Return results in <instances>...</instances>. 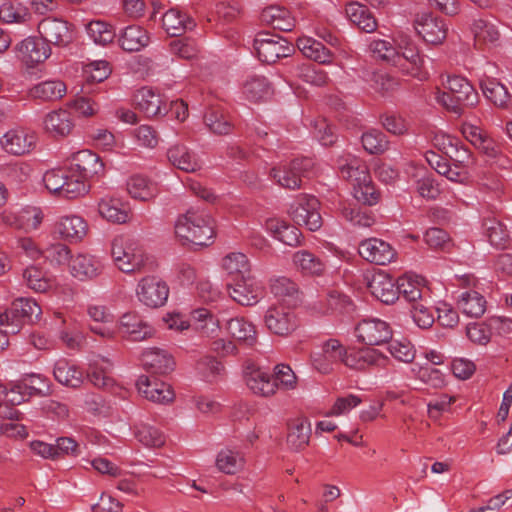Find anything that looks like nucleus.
<instances>
[{
	"mask_svg": "<svg viewBox=\"0 0 512 512\" xmlns=\"http://www.w3.org/2000/svg\"><path fill=\"white\" fill-rule=\"evenodd\" d=\"M98 212L102 218L115 224H123L129 220V212L120 199L104 197L98 202Z\"/></svg>",
	"mask_w": 512,
	"mask_h": 512,
	"instance_id": "obj_36",
	"label": "nucleus"
},
{
	"mask_svg": "<svg viewBox=\"0 0 512 512\" xmlns=\"http://www.w3.org/2000/svg\"><path fill=\"white\" fill-rule=\"evenodd\" d=\"M265 226L267 231L280 242L289 246H297L300 244L301 233L299 229L287 224L284 220L270 218L266 221Z\"/></svg>",
	"mask_w": 512,
	"mask_h": 512,
	"instance_id": "obj_37",
	"label": "nucleus"
},
{
	"mask_svg": "<svg viewBox=\"0 0 512 512\" xmlns=\"http://www.w3.org/2000/svg\"><path fill=\"white\" fill-rule=\"evenodd\" d=\"M358 253L364 260L376 265L389 264L396 258L395 249L388 242L379 238L361 241Z\"/></svg>",
	"mask_w": 512,
	"mask_h": 512,
	"instance_id": "obj_16",
	"label": "nucleus"
},
{
	"mask_svg": "<svg viewBox=\"0 0 512 512\" xmlns=\"http://www.w3.org/2000/svg\"><path fill=\"white\" fill-rule=\"evenodd\" d=\"M310 435V422L304 418H297L289 425L287 444L292 450L300 451L309 444Z\"/></svg>",
	"mask_w": 512,
	"mask_h": 512,
	"instance_id": "obj_39",
	"label": "nucleus"
},
{
	"mask_svg": "<svg viewBox=\"0 0 512 512\" xmlns=\"http://www.w3.org/2000/svg\"><path fill=\"white\" fill-rule=\"evenodd\" d=\"M119 43L123 50L137 52L148 45L149 35L142 27L130 25L120 35Z\"/></svg>",
	"mask_w": 512,
	"mask_h": 512,
	"instance_id": "obj_41",
	"label": "nucleus"
},
{
	"mask_svg": "<svg viewBox=\"0 0 512 512\" xmlns=\"http://www.w3.org/2000/svg\"><path fill=\"white\" fill-rule=\"evenodd\" d=\"M355 334L358 341L364 344L381 345L391 339L392 329L386 321L367 318L357 324Z\"/></svg>",
	"mask_w": 512,
	"mask_h": 512,
	"instance_id": "obj_12",
	"label": "nucleus"
},
{
	"mask_svg": "<svg viewBox=\"0 0 512 512\" xmlns=\"http://www.w3.org/2000/svg\"><path fill=\"white\" fill-rule=\"evenodd\" d=\"M398 296L401 294L411 305L431 298L423 279L411 276L400 277L397 281Z\"/></svg>",
	"mask_w": 512,
	"mask_h": 512,
	"instance_id": "obj_28",
	"label": "nucleus"
},
{
	"mask_svg": "<svg viewBox=\"0 0 512 512\" xmlns=\"http://www.w3.org/2000/svg\"><path fill=\"white\" fill-rule=\"evenodd\" d=\"M253 46L259 60L268 64L288 57L293 52V46L286 39L266 32L256 36Z\"/></svg>",
	"mask_w": 512,
	"mask_h": 512,
	"instance_id": "obj_5",
	"label": "nucleus"
},
{
	"mask_svg": "<svg viewBox=\"0 0 512 512\" xmlns=\"http://www.w3.org/2000/svg\"><path fill=\"white\" fill-rule=\"evenodd\" d=\"M273 380L277 390H293L297 386V377L290 366L278 364L274 368Z\"/></svg>",
	"mask_w": 512,
	"mask_h": 512,
	"instance_id": "obj_63",
	"label": "nucleus"
},
{
	"mask_svg": "<svg viewBox=\"0 0 512 512\" xmlns=\"http://www.w3.org/2000/svg\"><path fill=\"white\" fill-rule=\"evenodd\" d=\"M319 207L320 203L316 197L300 194L291 204L290 214L296 224L306 226L310 231H316L322 226Z\"/></svg>",
	"mask_w": 512,
	"mask_h": 512,
	"instance_id": "obj_6",
	"label": "nucleus"
},
{
	"mask_svg": "<svg viewBox=\"0 0 512 512\" xmlns=\"http://www.w3.org/2000/svg\"><path fill=\"white\" fill-rule=\"evenodd\" d=\"M486 300L482 294L470 290L463 292L457 301L458 308L468 317H481L486 311Z\"/></svg>",
	"mask_w": 512,
	"mask_h": 512,
	"instance_id": "obj_43",
	"label": "nucleus"
},
{
	"mask_svg": "<svg viewBox=\"0 0 512 512\" xmlns=\"http://www.w3.org/2000/svg\"><path fill=\"white\" fill-rule=\"evenodd\" d=\"M483 227L490 244L496 248H505L509 241V232L506 227L495 218H485Z\"/></svg>",
	"mask_w": 512,
	"mask_h": 512,
	"instance_id": "obj_54",
	"label": "nucleus"
},
{
	"mask_svg": "<svg viewBox=\"0 0 512 512\" xmlns=\"http://www.w3.org/2000/svg\"><path fill=\"white\" fill-rule=\"evenodd\" d=\"M369 83L371 89L382 96L389 95L399 88V81L386 73H372Z\"/></svg>",
	"mask_w": 512,
	"mask_h": 512,
	"instance_id": "obj_62",
	"label": "nucleus"
},
{
	"mask_svg": "<svg viewBox=\"0 0 512 512\" xmlns=\"http://www.w3.org/2000/svg\"><path fill=\"white\" fill-rule=\"evenodd\" d=\"M38 32L47 44L68 46L74 39L71 25L62 19L48 17L38 24Z\"/></svg>",
	"mask_w": 512,
	"mask_h": 512,
	"instance_id": "obj_10",
	"label": "nucleus"
},
{
	"mask_svg": "<svg viewBox=\"0 0 512 512\" xmlns=\"http://www.w3.org/2000/svg\"><path fill=\"white\" fill-rule=\"evenodd\" d=\"M346 13L352 23L367 33L375 31L377 22L369 10L358 3H351L346 8Z\"/></svg>",
	"mask_w": 512,
	"mask_h": 512,
	"instance_id": "obj_51",
	"label": "nucleus"
},
{
	"mask_svg": "<svg viewBox=\"0 0 512 512\" xmlns=\"http://www.w3.org/2000/svg\"><path fill=\"white\" fill-rule=\"evenodd\" d=\"M389 359L376 349H345L342 363L355 370H364L370 366L385 367Z\"/></svg>",
	"mask_w": 512,
	"mask_h": 512,
	"instance_id": "obj_19",
	"label": "nucleus"
},
{
	"mask_svg": "<svg viewBox=\"0 0 512 512\" xmlns=\"http://www.w3.org/2000/svg\"><path fill=\"white\" fill-rule=\"evenodd\" d=\"M338 167L341 176L350 181L353 187L371 179L366 163L354 155H342L338 160Z\"/></svg>",
	"mask_w": 512,
	"mask_h": 512,
	"instance_id": "obj_25",
	"label": "nucleus"
},
{
	"mask_svg": "<svg viewBox=\"0 0 512 512\" xmlns=\"http://www.w3.org/2000/svg\"><path fill=\"white\" fill-rule=\"evenodd\" d=\"M174 228L177 237L198 246L210 245L215 237L214 221L203 209H188L177 218Z\"/></svg>",
	"mask_w": 512,
	"mask_h": 512,
	"instance_id": "obj_1",
	"label": "nucleus"
},
{
	"mask_svg": "<svg viewBox=\"0 0 512 512\" xmlns=\"http://www.w3.org/2000/svg\"><path fill=\"white\" fill-rule=\"evenodd\" d=\"M443 84L448 91L437 89L435 99L450 112L462 115L465 108L474 107L478 103V93L466 78L458 75L448 76Z\"/></svg>",
	"mask_w": 512,
	"mask_h": 512,
	"instance_id": "obj_2",
	"label": "nucleus"
},
{
	"mask_svg": "<svg viewBox=\"0 0 512 512\" xmlns=\"http://www.w3.org/2000/svg\"><path fill=\"white\" fill-rule=\"evenodd\" d=\"M244 380L247 387L256 395L270 397L276 393L273 376L254 363H247L244 368Z\"/></svg>",
	"mask_w": 512,
	"mask_h": 512,
	"instance_id": "obj_15",
	"label": "nucleus"
},
{
	"mask_svg": "<svg viewBox=\"0 0 512 512\" xmlns=\"http://www.w3.org/2000/svg\"><path fill=\"white\" fill-rule=\"evenodd\" d=\"M141 364L143 368L153 374H166L173 371L175 362L173 357L165 350L149 348L142 353Z\"/></svg>",
	"mask_w": 512,
	"mask_h": 512,
	"instance_id": "obj_27",
	"label": "nucleus"
},
{
	"mask_svg": "<svg viewBox=\"0 0 512 512\" xmlns=\"http://www.w3.org/2000/svg\"><path fill=\"white\" fill-rule=\"evenodd\" d=\"M137 440L146 447L159 448L165 444V435L157 428L140 424L135 432Z\"/></svg>",
	"mask_w": 512,
	"mask_h": 512,
	"instance_id": "obj_59",
	"label": "nucleus"
},
{
	"mask_svg": "<svg viewBox=\"0 0 512 512\" xmlns=\"http://www.w3.org/2000/svg\"><path fill=\"white\" fill-rule=\"evenodd\" d=\"M244 463V457L238 450L224 448L216 456V467L228 475L236 474L244 467Z\"/></svg>",
	"mask_w": 512,
	"mask_h": 512,
	"instance_id": "obj_49",
	"label": "nucleus"
},
{
	"mask_svg": "<svg viewBox=\"0 0 512 512\" xmlns=\"http://www.w3.org/2000/svg\"><path fill=\"white\" fill-rule=\"evenodd\" d=\"M34 136L23 130H10L1 139L3 149L13 155L30 152L34 145Z\"/></svg>",
	"mask_w": 512,
	"mask_h": 512,
	"instance_id": "obj_33",
	"label": "nucleus"
},
{
	"mask_svg": "<svg viewBox=\"0 0 512 512\" xmlns=\"http://www.w3.org/2000/svg\"><path fill=\"white\" fill-rule=\"evenodd\" d=\"M411 315L414 323L421 329L432 327L435 322L431 298L420 300L411 305Z\"/></svg>",
	"mask_w": 512,
	"mask_h": 512,
	"instance_id": "obj_56",
	"label": "nucleus"
},
{
	"mask_svg": "<svg viewBox=\"0 0 512 512\" xmlns=\"http://www.w3.org/2000/svg\"><path fill=\"white\" fill-rule=\"evenodd\" d=\"M343 356L345 347L339 340L331 338L321 344L319 351L313 353L312 365L318 372L329 374L336 364L342 363Z\"/></svg>",
	"mask_w": 512,
	"mask_h": 512,
	"instance_id": "obj_13",
	"label": "nucleus"
},
{
	"mask_svg": "<svg viewBox=\"0 0 512 512\" xmlns=\"http://www.w3.org/2000/svg\"><path fill=\"white\" fill-rule=\"evenodd\" d=\"M53 375L60 384L71 388L80 387L83 382L82 371L66 359H60L55 363Z\"/></svg>",
	"mask_w": 512,
	"mask_h": 512,
	"instance_id": "obj_38",
	"label": "nucleus"
},
{
	"mask_svg": "<svg viewBox=\"0 0 512 512\" xmlns=\"http://www.w3.org/2000/svg\"><path fill=\"white\" fill-rule=\"evenodd\" d=\"M44 129L53 138H64L68 136L74 128V118L72 114L65 109H58L49 112L44 117Z\"/></svg>",
	"mask_w": 512,
	"mask_h": 512,
	"instance_id": "obj_26",
	"label": "nucleus"
},
{
	"mask_svg": "<svg viewBox=\"0 0 512 512\" xmlns=\"http://www.w3.org/2000/svg\"><path fill=\"white\" fill-rule=\"evenodd\" d=\"M243 93L246 98L253 102L267 100L272 95V88L264 76H248L243 84Z\"/></svg>",
	"mask_w": 512,
	"mask_h": 512,
	"instance_id": "obj_42",
	"label": "nucleus"
},
{
	"mask_svg": "<svg viewBox=\"0 0 512 512\" xmlns=\"http://www.w3.org/2000/svg\"><path fill=\"white\" fill-rule=\"evenodd\" d=\"M195 25L193 18L176 8L169 9L162 16V26L172 37L181 36L186 31L192 30Z\"/></svg>",
	"mask_w": 512,
	"mask_h": 512,
	"instance_id": "obj_29",
	"label": "nucleus"
},
{
	"mask_svg": "<svg viewBox=\"0 0 512 512\" xmlns=\"http://www.w3.org/2000/svg\"><path fill=\"white\" fill-rule=\"evenodd\" d=\"M227 288L230 297L244 306L256 304L263 293L261 284L251 274L232 280Z\"/></svg>",
	"mask_w": 512,
	"mask_h": 512,
	"instance_id": "obj_14",
	"label": "nucleus"
},
{
	"mask_svg": "<svg viewBox=\"0 0 512 512\" xmlns=\"http://www.w3.org/2000/svg\"><path fill=\"white\" fill-rule=\"evenodd\" d=\"M136 296L146 307L159 308L168 299L169 287L157 276H145L137 284Z\"/></svg>",
	"mask_w": 512,
	"mask_h": 512,
	"instance_id": "obj_9",
	"label": "nucleus"
},
{
	"mask_svg": "<svg viewBox=\"0 0 512 512\" xmlns=\"http://www.w3.org/2000/svg\"><path fill=\"white\" fill-rule=\"evenodd\" d=\"M222 268L231 277V281L251 274L248 258L241 252L227 254L222 259Z\"/></svg>",
	"mask_w": 512,
	"mask_h": 512,
	"instance_id": "obj_50",
	"label": "nucleus"
},
{
	"mask_svg": "<svg viewBox=\"0 0 512 512\" xmlns=\"http://www.w3.org/2000/svg\"><path fill=\"white\" fill-rule=\"evenodd\" d=\"M71 172L79 174L89 180L104 174V163L101 158L91 150H80L73 154L71 159Z\"/></svg>",
	"mask_w": 512,
	"mask_h": 512,
	"instance_id": "obj_18",
	"label": "nucleus"
},
{
	"mask_svg": "<svg viewBox=\"0 0 512 512\" xmlns=\"http://www.w3.org/2000/svg\"><path fill=\"white\" fill-rule=\"evenodd\" d=\"M134 101L137 108L147 117L164 115L167 112L161 96L156 94L151 88L142 87L134 95Z\"/></svg>",
	"mask_w": 512,
	"mask_h": 512,
	"instance_id": "obj_30",
	"label": "nucleus"
},
{
	"mask_svg": "<svg viewBox=\"0 0 512 512\" xmlns=\"http://www.w3.org/2000/svg\"><path fill=\"white\" fill-rule=\"evenodd\" d=\"M293 263L298 271L304 275L320 276L326 270V263L322 258L308 250H299L293 255Z\"/></svg>",
	"mask_w": 512,
	"mask_h": 512,
	"instance_id": "obj_35",
	"label": "nucleus"
},
{
	"mask_svg": "<svg viewBox=\"0 0 512 512\" xmlns=\"http://www.w3.org/2000/svg\"><path fill=\"white\" fill-rule=\"evenodd\" d=\"M41 314L38 303L31 298H18L6 309L0 308V330L6 334H17L26 322Z\"/></svg>",
	"mask_w": 512,
	"mask_h": 512,
	"instance_id": "obj_4",
	"label": "nucleus"
},
{
	"mask_svg": "<svg viewBox=\"0 0 512 512\" xmlns=\"http://www.w3.org/2000/svg\"><path fill=\"white\" fill-rule=\"evenodd\" d=\"M424 58L414 45H407L402 52L397 51L393 66L397 67L404 74L424 80L427 73L422 70Z\"/></svg>",
	"mask_w": 512,
	"mask_h": 512,
	"instance_id": "obj_21",
	"label": "nucleus"
},
{
	"mask_svg": "<svg viewBox=\"0 0 512 512\" xmlns=\"http://www.w3.org/2000/svg\"><path fill=\"white\" fill-rule=\"evenodd\" d=\"M118 331L123 338L134 342L149 339L154 335L153 327L134 312L125 313L120 317Z\"/></svg>",
	"mask_w": 512,
	"mask_h": 512,
	"instance_id": "obj_17",
	"label": "nucleus"
},
{
	"mask_svg": "<svg viewBox=\"0 0 512 512\" xmlns=\"http://www.w3.org/2000/svg\"><path fill=\"white\" fill-rule=\"evenodd\" d=\"M70 271L75 278L84 281L97 277L102 271V264L94 256L78 254L70 261Z\"/></svg>",
	"mask_w": 512,
	"mask_h": 512,
	"instance_id": "obj_31",
	"label": "nucleus"
},
{
	"mask_svg": "<svg viewBox=\"0 0 512 512\" xmlns=\"http://www.w3.org/2000/svg\"><path fill=\"white\" fill-rule=\"evenodd\" d=\"M127 191L135 199L148 201L157 194L156 185L143 176H132L127 182Z\"/></svg>",
	"mask_w": 512,
	"mask_h": 512,
	"instance_id": "obj_53",
	"label": "nucleus"
},
{
	"mask_svg": "<svg viewBox=\"0 0 512 512\" xmlns=\"http://www.w3.org/2000/svg\"><path fill=\"white\" fill-rule=\"evenodd\" d=\"M363 148L370 154H382L389 147L386 135L376 129H371L362 134Z\"/></svg>",
	"mask_w": 512,
	"mask_h": 512,
	"instance_id": "obj_58",
	"label": "nucleus"
},
{
	"mask_svg": "<svg viewBox=\"0 0 512 512\" xmlns=\"http://www.w3.org/2000/svg\"><path fill=\"white\" fill-rule=\"evenodd\" d=\"M296 45L306 57L320 64H330L333 61L332 52L323 43L311 37H300Z\"/></svg>",
	"mask_w": 512,
	"mask_h": 512,
	"instance_id": "obj_34",
	"label": "nucleus"
},
{
	"mask_svg": "<svg viewBox=\"0 0 512 512\" xmlns=\"http://www.w3.org/2000/svg\"><path fill=\"white\" fill-rule=\"evenodd\" d=\"M264 322L271 333L282 337L291 335L300 326L294 310L283 304L270 307L265 313Z\"/></svg>",
	"mask_w": 512,
	"mask_h": 512,
	"instance_id": "obj_8",
	"label": "nucleus"
},
{
	"mask_svg": "<svg viewBox=\"0 0 512 512\" xmlns=\"http://www.w3.org/2000/svg\"><path fill=\"white\" fill-rule=\"evenodd\" d=\"M312 167L310 159H294L290 163L274 167L270 171V177L285 189H300L302 178L306 177Z\"/></svg>",
	"mask_w": 512,
	"mask_h": 512,
	"instance_id": "obj_7",
	"label": "nucleus"
},
{
	"mask_svg": "<svg viewBox=\"0 0 512 512\" xmlns=\"http://www.w3.org/2000/svg\"><path fill=\"white\" fill-rule=\"evenodd\" d=\"M261 20L271 25L274 29L280 31H291L294 26V20L290 12L279 6H269L262 10Z\"/></svg>",
	"mask_w": 512,
	"mask_h": 512,
	"instance_id": "obj_44",
	"label": "nucleus"
},
{
	"mask_svg": "<svg viewBox=\"0 0 512 512\" xmlns=\"http://www.w3.org/2000/svg\"><path fill=\"white\" fill-rule=\"evenodd\" d=\"M22 276L26 286L35 292L45 293L54 287V280L38 266H28Z\"/></svg>",
	"mask_w": 512,
	"mask_h": 512,
	"instance_id": "obj_47",
	"label": "nucleus"
},
{
	"mask_svg": "<svg viewBox=\"0 0 512 512\" xmlns=\"http://www.w3.org/2000/svg\"><path fill=\"white\" fill-rule=\"evenodd\" d=\"M195 329L206 337L217 335L220 330L219 319L208 309L198 308L191 313Z\"/></svg>",
	"mask_w": 512,
	"mask_h": 512,
	"instance_id": "obj_48",
	"label": "nucleus"
},
{
	"mask_svg": "<svg viewBox=\"0 0 512 512\" xmlns=\"http://www.w3.org/2000/svg\"><path fill=\"white\" fill-rule=\"evenodd\" d=\"M414 27L425 42L433 45L441 44L447 37L448 27L445 21L430 12L417 14Z\"/></svg>",
	"mask_w": 512,
	"mask_h": 512,
	"instance_id": "obj_11",
	"label": "nucleus"
},
{
	"mask_svg": "<svg viewBox=\"0 0 512 512\" xmlns=\"http://www.w3.org/2000/svg\"><path fill=\"white\" fill-rule=\"evenodd\" d=\"M139 393L149 401L166 404L173 401L175 394L171 386L165 382L151 379L146 375L138 377L136 382Z\"/></svg>",
	"mask_w": 512,
	"mask_h": 512,
	"instance_id": "obj_20",
	"label": "nucleus"
},
{
	"mask_svg": "<svg viewBox=\"0 0 512 512\" xmlns=\"http://www.w3.org/2000/svg\"><path fill=\"white\" fill-rule=\"evenodd\" d=\"M472 32L477 42L493 44L500 38L496 25L486 19L475 20L472 25Z\"/></svg>",
	"mask_w": 512,
	"mask_h": 512,
	"instance_id": "obj_60",
	"label": "nucleus"
},
{
	"mask_svg": "<svg viewBox=\"0 0 512 512\" xmlns=\"http://www.w3.org/2000/svg\"><path fill=\"white\" fill-rule=\"evenodd\" d=\"M110 74V64L105 60L91 62L83 69V77L87 84L103 82Z\"/></svg>",
	"mask_w": 512,
	"mask_h": 512,
	"instance_id": "obj_61",
	"label": "nucleus"
},
{
	"mask_svg": "<svg viewBox=\"0 0 512 512\" xmlns=\"http://www.w3.org/2000/svg\"><path fill=\"white\" fill-rule=\"evenodd\" d=\"M86 31L95 44L102 46L113 42L116 35L113 27L102 20L89 22L86 26Z\"/></svg>",
	"mask_w": 512,
	"mask_h": 512,
	"instance_id": "obj_55",
	"label": "nucleus"
},
{
	"mask_svg": "<svg viewBox=\"0 0 512 512\" xmlns=\"http://www.w3.org/2000/svg\"><path fill=\"white\" fill-rule=\"evenodd\" d=\"M371 293L384 304H393L398 300L397 284L385 273L374 275L369 282Z\"/></svg>",
	"mask_w": 512,
	"mask_h": 512,
	"instance_id": "obj_32",
	"label": "nucleus"
},
{
	"mask_svg": "<svg viewBox=\"0 0 512 512\" xmlns=\"http://www.w3.org/2000/svg\"><path fill=\"white\" fill-rule=\"evenodd\" d=\"M111 255L117 268L124 273L141 272L149 260L137 241L124 235L113 239Z\"/></svg>",
	"mask_w": 512,
	"mask_h": 512,
	"instance_id": "obj_3",
	"label": "nucleus"
},
{
	"mask_svg": "<svg viewBox=\"0 0 512 512\" xmlns=\"http://www.w3.org/2000/svg\"><path fill=\"white\" fill-rule=\"evenodd\" d=\"M170 163L185 172L191 173L200 169V164L195 155L184 145H174L167 151Z\"/></svg>",
	"mask_w": 512,
	"mask_h": 512,
	"instance_id": "obj_40",
	"label": "nucleus"
},
{
	"mask_svg": "<svg viewBox=\"0 0 512 512\" xmlns=\"http://www.w3.org/2000/svg\"><path fill=\"white\" fill-rule=\"evenodd\" d=\"M487 68L480 78V87L483 95L495 106L507 108L511 101V95L502 83L492 77L491 68L493 66L488 64Z\"/></svg>",
	"mask_w": 512,
	"mask_h": 512,
	"instance_id": "obj_22",
	"label": "nucleus"
},
{
	"mask_svg": "<svg viewBox=\"0 0 512 512\" xmlns=\"http://www.w3.org/2000/svg\"><path fill=\"white\" fill-rule=\"evenodd\" d=\"M88 224L78 215L62 216L55 223V233L65 241L78 243L87 235Z\"/></svg>",
	"mask_w": 512,
	"mask_h": 512,
	"instance_id": "obj_23",
	"label": "nucleus"
},
{
	"mask_svg": "<svg viewBox=\"0 0 512 512\" xmlns=\"http://www.w3.org/2000/svg\"><path fill=\"white\" fill-rule=\"evenodd\" d=\"M204 123L216 135H228L234 128L233 123L223 111L213 108L205 113Z\"/></svg>",
	"mask_w": 512,
	"mask_h": 512,
	"instance_id": "obj_52",
	"label": "nucleus"
},
{
	"mask_svg": "<svg viewBox=\"0 0 512 512\" xmlns=\"http://www.w3.org/2000/svg\"><path fill=\"white\" fill-rule=\"evenodd\" d=\"M66 91V85L61 80H46L34 85L30 89V95L43 101H54L61 99Z\"/></svg>",
	"mask_w": 512,
	"mask_h": 512,
	"instance_id": "obj_46",
	"label": "nucleus"
},
{
	"mask_svg": "<svg viewBox=\"0 0 512 512\" xmlns=\"http://www.w3.org/2000/svg\"><path fill=\"white\" fill-rule=\"evenodd\" d=\"M22 61L29 67L44 62L51 55L50 45L42 38L28 37L18 47Z\"/></svg>",
	"mask_w": 512,
	"mask_h": 512,
	"instance_id": "obj_24",
	"label": "nucleus"
},
{
	"mask_svg": "<svg viewBox=\"0 0 512 512\" xmlns=\"http://www.w3.org/2000/svg\"><path fill=\"white\" fill-rule=\"evenodd\" d=\"M89 189L88 180L70 170L69 173L67 172V181L62 188L60 197L75 199L86 195Z\"/></svg>",
	"mask_w": 512,
	"mask_h": 512,
	"instance_id": "obj_57",
	"label": "nucleus"
},
{
	"mask_svg": "<svg viewBox=\"0 0 512 512\" xmlns=\"http://www.w3.org/2000/svg\"><path fill=\"white\" fill-rule=\"evenodd\" d=\"M20 230L31 232L36 230L43 221V212L38 207L27 206L19 210Z\"/></svg>",
	"mask_w": 512,
	"mask_h": 512,
	"instance_id": "obj_64",
	"label": "nucleus"
},
{
	"mask_svg": "<svg viewBox=\"0 0 512 512\" xmlns=\"http://www.w3.org/2000/svg\"><path fill=\"white\" fill-rule=\"evenodd\" d=\"M228 333L239 342L253 346L257 341L255 326L244 318H232L227 323Z\"/></svg>",
	"mask_w": 512,
	"mask_h": 512,
	"instance_id": "obj_45",
	"label": "nucleus"
}]
</instances>
